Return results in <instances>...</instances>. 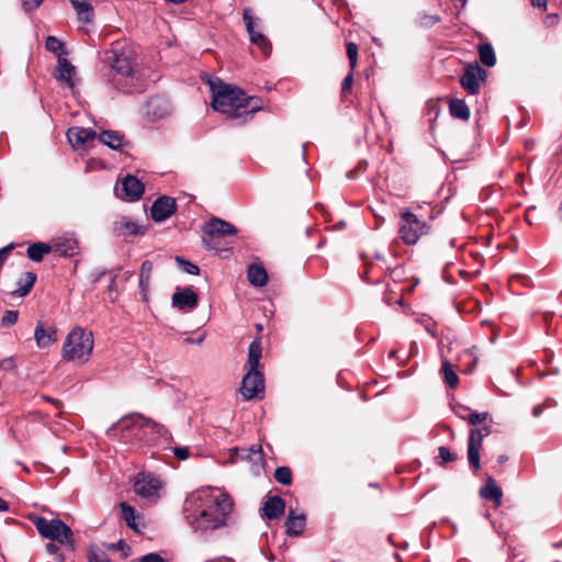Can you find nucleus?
<instances>
[{
    "label": "nucleus",
    "mask_w": 562,
    "mask_h": 562,
    "mask_svg": "<svg viewBox=\"0 0 562 562\" xmlns=\"http://www.w3.org/2000/svg\"><path fill=\"white\" fill-rule=\"evenodd\" d=\"M187 520L195 530L205 532L226 525L233 510V501L226 493L205 488L198 491L189 501Z\"/></svg>",
    "instance_id": "nucleus-1"
},
{
    "label": "nucleus",
    "mask_w": 562,
    "mask_h": 562,
    "mask_svg": "<svg viewBox=\"0 0 562 562\" xmlns=\"http://www.w3.org/2000/svg\"><path fill=\"white\" fill-rule=\"evenodd\" d=\"M207 83L212 92V108L228 117L246 121L261 109L259 99L246 97L243 90L235 86L211 78L207 79Z\"/></svg>",
    "instance_id": "nucleus-2"
},
{
    "label": "nucleus",
    "mask_w": 562,
    "mask_h": 562,
    "mask_svg": "<svg viewBox=\"0 0 562 562\" xmlns=\"http://www.w3.org/2000/svg\"><path fill=\"white\" fill-rule=\"evenodd\" d=\"M111 431H121L124 441L134 437L140 441L154 443L161 441V443H166L171 439V435L162 425L140 414H131L121 418L112 425L108 432Z\"/></svg>",
    "instance_id": "nucleus-3"
},
{
    "label": "nucleus",
    "mask_w": 562,
    "mask_h": 562,
    "mask_svg": "<svg viewBox=\"0 0 562 562\" xmlns=\"http://www.w3.org/2000/svg\"><path fill=\"white\" fill-rule=\"evenodd\" d=\"M94 339L92 331L76 327L66 337L61 357L69 362L87 363L92 355Z\"/></svg>",
    "instance_id": "nucleus-4"
},
{
    "label": "nucleus",
    "mask_w": 562,
    "mask_h": 562,
    "mask_svg": "<svg viewBox=\"0 0 562 562\" xmlns=\"http://www.w3.org/2000/svg\"><path fill=\"white\" fill-rule=\"evenodd\" d=\"M261 352L260 338H256L249 345L247 360L248 371L241 381L240 392L245 400H252L265 390L263 375L258 370Z\"/></svg>",
    "instance_id": "nucleus-5"
},
{
    "label": "nucleus",
    "mask_w": 562,
    "mask_h": 562,
    "mask_svg": "<svg viewBox=\"0 0 562 562\" xmlns=\"http://www.w3.org/2000/svg\"><path fill=\"white\" fill-rule=\"evenodd\" d=\"M32 522L43 538L57 541L63 546L69 547L71 550L75 549L74 533L63 520H48L44 517L36 516L32 519Z\"/></svg>",
    "instance_id": "nucleus-6"
},
{
    "label": "nucleus",
    "mask_w": 562,
    "mask_h": 562,
    "mask_svg": "<svg viewBox=\"0 0 562 562\" xmlns=\"http://www.w3.org/2000/svg\"><path fill=\"white\" fill-rule=\"evenodd\" d=\"M202 232L204 234L202 239L203 245L207 249L221 251L217 247L216 239L236 235L237 229L231 223L218 217H213L202 226Z\"/></svg>",
    "instance_id": "nucleus-7"
},
{
    "label": "nucleus",
    "mask_w": 562,
    "mask_h": 562,
    "mask_svg": "<svg viewBox=\"0 0 562 562\" xmlns=\"http://www.w3.org/2000/svg\"><path fill=\"white\" fill-rule=\"evenodd\" d=\"M427 232L426 223L420 221L415 214L409 211L402 213L398 235L406 245H415L420 236L427 234Z\"/></svg>",
    "instance_id": "nucleus-8"
},
{
    "label": "nucleus",
    "mask_w": 562,
    "mask_h": 562,
    "mask_svg": "<svg viewBox=\"0 0 562 562\" xmlns=\"http://www.w3.org/2000/svg\"><path fill=\"white\" fill-rule=\"evenodd\" d=\"M491 434V425L472 428L469 432L467 457L470 469L477 472L481 469V450L485 437Z\"/></svg>",
    "instance_id": "nucleus-9"
},
{
    "label": "nucleus",
    "mask_w": 562,
    "mask_h": 562,
    "mask_svg": "<svg viewBox=\"0 0 562 562\" xmlns=\"http://www.w3.org/2000/svg\"><path fill=\"white\" fill-rule=\"evenodd\" d=\"M161 487L160 479L153 473H138L134 481L135 493L150 502H156L160 497Z\"/></svg>",
    "instance_id": "nucleus-10"
},
{
    "label": "nucleus",
    "mask_w": 562,
    "mask_h": 562,
    "mask_svg": "<svg viewBox=\"0 0 562 562\" xmlns=\"http://www.w3.org/2000/svg\"><path fill=\"white\" fill-rule=\"evenodd\" d=\"M487 72L477 63L468 64L460 77V85L468 94H477L481 83L485 81Z\"/></svg>",
    "instance_id": "nucleus-11"
},
{
    "label": "nucleus",
    "mask_w": 562,
    "mask_h": 562,
    "mask_svg": "<svg viewBox=\"0 0 562 562\" xmlns=\"http://www.w3.org/2000/svg\"><path fill=\"white\" fill-rule=\"evenodd\" d=\"M243 20L245 22L246 30L249 34L250 42L254 45L258 46V48L262 52L265 56H268L271 52V44L269 40L265 36V34L257 30V19L252 15L251 10L249 8L244 10Z\"/></svg>",
    "instance_id": "nucleus-12"
},
{
    "label": "nucleus",
    "mask_w": 562,
    "mask_h": 562,
    "mask_svg": "<svg viewBox=\"0 0 562 562\" xmlns=\"http://www.w3.org/2000/svg\"><path fill=\"white\" fill-rule=\"evenodd\" d=\"M144 184L135 176L127 175L121 181L120 187L115 188L116 195L127 202H134L142 198Z\"/></svg>",
    "instance_id": "nucleus-13"
},
{
    "label": "nucleus",
    "mask_w": 562,
    "mask_h": 562,
    "mask_svg": "<svg viewBox=\"0 0 562 562\" xmlns=\"http://www.w3.org/2000/svg\"><path fill=\"white\" fill-rule=\"evenodd\" d=\"M177 211V203L173 198L162 195L158 198L151 205L150 216L157 222H164Z\"/></svg>",
    "instance_id": "nucleus-14"
},
{
    "label": "nucleus",
    "mask_w": 562,
    "mask_h": 562,
    "mask_svg": "<svg viewBox=\"0 0 562 562\" xmlns=\"http://www.w3.org/2000/svg\"><path fill=\"white\" fill-rule=\"evenodd\" d=\"M172 306L179 311H192L198 306L199 297L192 288L177 290L171 296Z\"/></svg>",
    "instance_id": "nucleus-15"
},
{
    "label": "nucleus",
    "mask_w": 562,
    "mask_h": 562,
    "mask_svg": "<svg viewBox=\"0 0 562 562\" xmlns=\"http://www.w3.org/2000/svg\"><path fill=\"white\" fill-rule=\"evenodd\" d=\"M234 451L238 459L250 462L252 472L259 474L265 464L263 452L260 445H252L248 449L235 448Z\"/></svg>",
    "instance_id": "nucleus-16"
},
{
    "label": "nucleus",
    "mask_w": 562,
    "mask_h": 562,
    "mask_svg": "<svg viewBox=\"0 0 562 562\" xmlns=\"http://www.w3.org/2000/svg\"><path fill=\"white\" fill-rule=\"evenodd\" d=\"M53 252H55L58 257L70 258L79 254V243L72 236H64L54 239Z\"/></svg>",
    "instance_id": "nucleus-17"
},
{
    "label": "nucleus",
    "mask_w": 562,
    "mask_h": 562,
    "mask_svg": "<svg viewBox=\"0 0 562 562\" xmlns=\"http://www.w3.org/2000/svg\"><path fill=\"white\" fill-rule=\"evenodd\" d=\"M75 76L76 69L71 63L66 58H59L55 78L65 82L70 89H74L76 85Z\"/></svg>",
    "instance_id": "nucleus-18"
},
{
    "label": "nucleus",
    "mask_w": 562,
    "mask_h": 562,
    "mask_svg": "<svg viewBox=\"0 0 562 562\" xmlns=\"http://www.w3.org/2000/svg\"><path fill=\"white\" fill-rule=\"evenodd\" d=\"M97 133L92 130L72 126L67 131V138L72 146L85 145L91 139H94Z\"/></svg>",
    "instance_id": "nucleus-19"
},
{
    "label": "nucleus",
    "mask_w": 562,
    "mask_h": 562,
    "mask_svg": "<svg viewBox=\"0 0 562 562\" xmlns=\"http://www.w3.org/2000/svg\"><path fill=\"white\" fill-rule=\"evenodd\" d=\"M108 58L112 69L115 70L117 75L122 77H130L133 74L132 63L124 54L111 52V55Z\"/></svg>",
    "instance_id": "nucleus-20"
},
{
    "label": "nucleus",
    "mask_w": 562,
    "mask_h": 562,
    "mask_svg": "<svg viewBox=\"0 0 562 562\" xmlns=\"http://www.w3.org/2000/svg\"><path fill=\"white\" fill-rule=\"evenodd\" d=\"M57 331L54 327L45 328L42 324H37L34 330V338L38 348H47L57 339Z\"/></svg>",
    "instance_id": "nucleus-21"
},
{
    "label": "nucleus",
    "mask_w": 562,
    "mask_h": 562,
    "mask_svg": "<svg viewBox=\"0 0 562 562\" xmlns=\"http://www.w3.org/2000/svg\"><path fill=\"white\" fill-rule=\"evenodd\" d=\"M285 503L280 496H270L263 503V515L268 519H278L284 514Z\"/></svg>",
    "instance_id": "nucleus-22"
},
{
    "label": "nucleus",
    "mask_w": 562,
    "mask_h": 562,
    "mask_svg": "<svg viewBox=\"0 0 562 562\" xmlns=\"http://www.w3.org/2000/svg\"><path fill=\"white\" fill-rule=\"evenodd\" d=\"M121 507V519L136 532H140L144 525L140 522L139 515L136 514L135 509L127 503L122 502Z\"/></svg>",
    "instance_id": "nucleus-23"
},
{
    "label": "nucleus",
    "mask_w": 562,
    "mask_h": 562,
    "mask_svg": "<svg viewBox=\"0 0 562 562\" xmlns=\"http://www.w3.org/2000/svg\"><path fill=\"white\" fill-rule=\"evenodd\" d=\"M247 279L256 288H261L268 282V273L261 265L251 263L247 269Z\"/></svg>",
    "instance_id": "nucleus-24"
},
{
    "label": "nucleus",
    "mask_w": 562,
    "mask_h": 562,
    "mask_svg": "<svg viewBox=\"0 0 562 562\" xmlns=\"http://www.w3.org/2000/svg\"><path fill=\"white\" fill-rule=\"evenodd\" d=\"M306 524L304 514L295 515L291 509L285 521L286 533L289 536H299L303 532Z\"/></svg>",
    "instance_id": "nucleus-25"
},
{
    "label": "nucleus",
    "mask_w": 562,
    "mask_h": 562,
    "mask_svg": "<svg viewBox=\"0 0 562 562\" xmlns=\"http://www.w3.org/2000/svg\"><path fill=\"white\" fill-rule=\"evenodd\" d=\"M70 2L81 22L91 23L93 21L94 12L89 0H70Z\"/></svg>",
    "instance_id": "nucleus-26"
},
{
    "label": "nucleus",
    "mask_w": 562,
    "mask_h": 562,
    "mask_svg": "<svg viewBox=\"0 0 562 562\" xmlns=\"http://www.w3.org/2000/svg\"><path fill=\"white\" fill-rule=\"evenodd\" d=\"M480 495L484 499L494 501L497 505L501 504L503 492L495 481L488 476L487 482L480 490Z\"/></svg>",
    "instance_id": "nucleus-27"
},
{
    "label": "nucleus",
    "mask_w": 562,
    "mask_h": 562,
    "mask_svg": "<svg viewBox=\"0 0 562 562\" xmlns=\"http://www.w3.org/2000/svg\"><path fill=\"white\" fill-rule=\"evenodd\" d=\"M36 279V273L31 271L25 272L23 277L18 280V286L13 291V294L20 297L27 295L31 292L32 288L34 286Z\"/></svg>",
    "instance_id": "nucleus-28"
},
{
    "label": "nucleus",
    "mask_w": 562,
    "mask_h": 562,
    "mask_svg": "<svg viewBox=\"0 0 562 562\" xmlns=\"http://www.w3.org/2000/svg\"><path fill=\"white\" fill-rule=\"evenodd\" d=\"M53 251L52 245L46 243H34L27 247V257L34 262H41L45 255Z\"/></svg>",
    "instance_id": "nucleus-29"
},
{
    "label": "nucleus",
    "mask_w": 562,
    "mask_h": 562,
    "mask_svg": "<svg viewBox=\"0 0 562 562\" xmlns=\"http://www.w3.org/2000/svg\"><path fill=\"white\" fill-rule=\"evenodd\" d=\"M449 111L451 116L468 121L470 117V109L464 100L461 99H453L449 103Z\"/></svg>",
    "instance_id": "nucleus-30"
},
{
    "label": "nucleus",
    "mask_w": 562,
    "mask_h": 562,
    "mask_svg": "<svg viewBox=\"0 0 562 562\" xmlns=\"http://www.w3.org/2000/svg\"><path fill=\"white\" fill-rule=\"evenodd\" d=\"M99 140L112 149H120L123 146V136L114 131H103L99 135Z\"/></svg>",
    "instance_id": "nucleus-31"
},
{
    "label": "nucleus",
    "mask_w": 562,
    "mask_h": 562,
    "mask_svg": "<svg viewBox=\"0 0 562 562\" xmlns=\"http://www.w3.org/2000/svg\"><path fill=\"white\" fill-rule=\"evenodd\" d=\"M480 60L486 67H493L496 64L495 52L490 44L479 45Z\"/></svg>",
    "instance_id": "nucleus-32"
},
{
    "label": "nucleus",
    "mask_w": 562,
    "mask_h": 562,
    "mask_svg": "<svg viewBox=\"0 0 562 562\" xmlns=\"http://www.w3.org/2000/svg\"><path fill=\"white\" fill-rule=\"evenodd\" d=\"M441 373L443 375L445 383L453 389L459 383V378L452 368V364L448 360L442 361Z\"/></svg>",
    "instance_id": "nucleus-33"
},
{
    "label": "nucleus",
    "mask_w": 562,
    "mask_h": 562,
    "mask_svg": "<svg viewBox=\"0 0 562 562\" xmlns=\"http://www.w3.org/2000/svg\"><path fill=\"white\" fill-rule=\"evenodd\" d=\"M151 272H153V262L149 260H145L142 263L140 271H139V288L142 290V292L147 291V289L149 286L150 278H151Z\"/></svg>",
    "instance_id": "nucleus-34"
},
{
    "label": "nucleus",
    "mask_w": 562,
    "mask_h": 562,
    "mask_svg": "<svg viewBox=\"0 0 562 562\" xmlns=\"http://www.w3.org/2000/svg\"><path fill=\"white\" fill-rule=\"evenodd\" d=\"M441 21L438 14H430L427 12H419L416 18V24L424 29H429Z\"/></svg>",
    "instance_id": "nucleus-35"
},
{
    "label": "nucleus",
    "mask_w": 562,
    "mask_h": 562,
    "mask_svg": "<svg viewBox=\"0 0 562 562\" xmlns=\"http://www.w3.org/2000/svg\"><path fill=\"white\" fill-rule=\"evenodd\" d=\"M274 479L283 485H290L292 482V472L288 467H278L274 471Z\"/></svg>",
    "instance_id": "nucleus-36"
},
{
    "label": "nucleus",
    "mask_w": 562,
    "mask_h": 562,
    "mask_svg": "<svg viewBox=\"0 0 562 562\" xmlns=\"http://www.w3.org/2000/svg\"><path fill=\"white\" fill-rule=\"evenodd\" d=\"M176 261L178 262L181 270H183L184 272L193 276H198L200 273V268L195 263L186 260L179 256L176 257Z\"/></svg>",
    "instance_id": "nucleus-37"
},
{
    "label": "nucleus",
    "mask_w": 562,
    "mask_h": 562,
    "mask_svg": "<svg viewBox=\"0 0 562 562\" xmlns=\"http://www.w3.org/2000/svg\"><path fill=\"white\" fill-rule=\"evenodd\" d=\"M346 53L349 59V66L351 70H355L358 60V46L352 42L346 44Z\"/></svg>",
    "instance_id": "nucleus-38"
},
{
    "label": "nucleus",
    "mask_w": 562,
    "mask_h": 562,
    "mask_svg": "<svg viewBox=\"0 0 562 562\" xmlns=\"http://www.w3.org/2000/svg\"><path fill=\"white\" fill-rule=\"evenodd\" d=\"M88 560L89 562H111L108 554L99 548H90Z\"/></svg>",
    "instance_id": "nucleus-39"
},
{
    "label": "nucleus",
    "mask_w": 562,
    "mask_h": 562,
    "mask_svg": "<svg viewBox=\"0 0 562 562\" xmlns=\"http://www.w3.org/2000/svg\"><path fill=\"white\" fill-rule=\"evenodd\" d=\"M488 417H490V414L487 412H482V413L470 412L468 414L467 420L469 424H471L473 426H477L480 424L485 423L488 419Z\"/></svg>",
    "instance_id": "nucleus-40"
},
{
    "label": "nucleus",
    "mask_w": 562,
    "mask_h": 562,
    "mask_svg": "<svg viewBox=\"0 0 562 562\" xmlns=\"http://www.w3.org/2000/svg\"><path fill=\"white\" fill-rule=\"evenodd\" d=\"M45 47L48 52L58 54L63 50L64 44L55 36H48L45 42Z\"/></svg>",
    "instance_id": "nucleus-41"
},
{
    "label": "nucleus",
    "mask_w": 562,
    "mask_h": 562,
    "mask_svg": "<svg viewBox=\"0 0 562 562\" xmlns=\"http://www.w3.org/2000/svg\"><path fill=\"white\" fill-rule=\"evenodd\" d=\"M121 228L127 235H138L144 233L139 225L131 221L122 222Z\"/></svg>",
    "instance_id": "nucleus-42"
},
{
    "label": "nucleus",
    "mask_w": 562,
    "mask_h": 562,
    "mask_svg": "<svg viewBox=\"0 0 562 562\" xmlns=\"http://www.w3.org/2000/svg\"><path fill=\"white\" fill-rule=\"evenodd\" d=\"M19 318V312L14 310L5 311V313L2 316L1 324L3 326H12L18 322Z\"/></svg>",
    "instance_id": "nucleus-43"
},
{
    "label": "nucleus",
    "mask_w": 562,
    "mask_h": 562,
    "mask_svg": "<svg viewBox=\"0 0 562 562\" xmlns=\"http://www.w3.org/2000/svg\"><path fill=\"white\" fill-rule=\"evenodd\" d=\"M352 83H353V70L350 69V71L344 78L342 83H341V95L342 97H346V94L351 91Z\"/></svg>",
    "instance_id": "nucleus-44"
},
{
    "label": "nucleus",
    "mask_w": 562,
    "mask_h": 562,
    "mask_svg": "<svg viewBox=\"0 0 562 562\" xmlns=\"http://www.w3.org/2000/svg\"><path fill=\"white\" fill-rule=\"evenodd\" d=\"M439 458L442 460V464L457 460V454L452 453L447 447H439Z\"/></svg>",
    "instance_id": "nucleus-45"
},
{
    "label": "nucleus",
    "mask_w": 562,
    "mask_h": 562,
    "mask_svg": "<svg viewBox=\"0 0 562 562\" xmlns=\"http://www.w3.org/2000/svg\"><path fill=\"white\" fill-rule=\"evenodd\" d=\"M14 248V244H9L0 249V268L4 265L9 254Z\"/></svg>",
    "instance_id": "nucleus-46"
},
{
    "label": "nucleus",
    "mask_w": 562,
    "mask_h": 562,
    "mask_svg": "<svg viewBox=\"0 0 562 562\" xmlns=\"http://www.w3.org/2000/svg\"><path fill=\"white\" fill-rule=\"evenodd\" d=\"M25 11H32L38 8L43 0H21Z\"/></svg>",
    "instance_id": "nucleus-47"
},
{
    "label": "nucleus",
    "mask_w": 562,
    "mask_h": 562,
    "mask_svg": "<svg viewBox=\"0 0 562 562\" xmlns=\"http://www.w3.org/2000/svg\"><path fill=\"white\" fill-rule=\"evenodd\" d=\"M138 562H165L158 553H148L139 558Z\"/></svg>",
    "instance_id": "nucleus-48"
},
{
    "label": "nucleus",
    "mask_w": 562,
    "mask_h": 562,
    "mask_svg": "<svg viewBox=\"0 0 562 562\" xmlns=\"http://www.w3.org/2000/svg\"><path fill=\"white\" fill-rule=\"evenodd\" d=\"M173 454L179 460H187L189 457V449L187 447H175L173 448Z\"/></svg>",
    "instance_id": "nucleus-49"
},
{
    "label": "nucleus",
    "mask_w": 562,
    "mask_h": 562,
    "mask_svg": "<svg viewBox=\"0 0 562 562\" xmlns=\"http://www.w3.org/2000/svg\"><path fill=\"white\" fill-rule=\"evenodd\" d=\"M470 412H471V409H470V408H468V407H464V406H462V407H460V408L456 409V414H457V416H458L459 418H461V419H464V420H467L468 414H469Z\"/></svg>",
    "instance_id": "nucleus-50"
},
{
    "label": "nucleus",
    "mask_w": 562,
    "mask_h": 562,
    "mask_svg": "<svg viewBox=\"0 0 562 562\" xmlns=\"http://www.w3.org/2000/svg\"><path fill=\"white\" fill-rule=\"evenodd\" d=\"M204 339H205V335H204V334H202V335H201L199 338H196V339H193V338H191V337H187V338H184V339H183V342H184V344H188V345H191V344H201V342H203V340H204Z\"/></svg>",
    "instance_id": "nucleus-51"
},
{
    "label": "nucleus",
    "mask_w": 562,
    "mask_h": 562,
    "mask_svg": "<svg viewBox=\"0 0 562 562\" xmlns=\"http://www.w3.org/2000/svg\"><path fill=\"white\" fill-rule=\"evenodd\" d=\"M46 551L49 553V554H56L57 551H58V547L53 543V542H49L46 544Z\"/></svg>",
    "instance_id": "nucleus-52"
},
{
    "label": "nucleus",
    "mask_w": 562,
    "mask_h": 562,
    "mask_svg": "<svg viewBox=\"0 0 562 562\" xmlns=\"http://www.w3.org/2000/svg\"><path fill=\"white\" fill-rule=\"evenodd\" d=\"M531 4L533 7H538V8H546L547 7V0H531Z\"/></svg>",
    "instance_id": "nucleus-53"
},
{
    "label": "nucleus",
    "mask_w": 562,
    "mask_h": 562,
    "mask_svg": "<svg viewBox=\"0 0 562 562\" xmlns=\"http://www.w3.org/2000/svg\"><path fill=\"white\" fill-rule=\"evenodd\" d=\"M9 510V504L0 497V513H5Z\"/></svg>",
    "instance_id": "nucleus-54"
},
{
    "label": "nucleus",
    "mask_w": 562,
    "mask_h": 562,
    "mask_svg": "<svg viewBox=\"0 0 562 562\" xmlns=\"http://www.w3.org/2000/svg\"><path fill=\"white\" fill-rule=\"evenodd\" d=\"M43 398L47 402L53 403L57 408H59L61 406V403L58 400H53L48 396H43Z\"/></svg>",
    "instance_id": "nucleus-55"
},
{
    "label": "nucleus",
    "mask_w": 562,
    "mask_h": 562,
    "mask_svg": "<svg viewBox=\"0 0 562 562\" xmlns=\"http://www.w3.org/2000/svg\"><path fill=\"white\" fill-rule=\"evenodd\" d=\"M542 412V406L538 405L533 408L532 414L533 416L538 417Z\"/></svg>",
    "instance_id": "nucleus-56"
},
{
    "label": "nucleus",
    "mask_w": 562,
    "mask_h": 562,
    "mask_svg": "<svg viewBox=\"0 0 562 562\" xmlns=\"http://www.w3.org/2000/svg\"><path fill=\"white\" fill-rule=\"evenodd\" d=\"M116 274H112L110 279L109 289L112 290L115 285Z\"/></svg>",
    "instance_id": "nucleus-57"
},
{
    "label": "nucleus",
    "mask_w": 562,
    "mask_h": 562,
    "mask_svg": "<svg viewBox=\"0 0 562 562\" xmlns=\"http://www.w3.org/2000/svg\"><path fill=\"white\" fill-rule=\"evenodd\" d=\"M507 460H508V458H507V456H505V454H501V456H498V458H497V462H498V463H504V462H506Z\"/></svg>",
    "instance_id": "nucleus-58"
},
{
    "label": "nucleus",
    "mask_w": 562,
    "mask_h": 562,
    "mask_svg": "<svg viewBox=\"0 0 562 562\" xmlns=\"http://www.w3.org/2000/svg\"><path fill=\"white\" fill-rule=\"evenodd\" d=\"M426 330L432 336V337H436V333L434 331V329L431 328V326L429 324H427L425 326Z\"/></svg>",
    "instance_id": "nucleus-59"
},
{
    "label": "nucleus",
    "mask_w": 562,
    "mask_h": 562,
    "mask_svg": "<svg viewBox=\"0 0 562 562\" xmlns=\"http://www.w3.org/2000/svg\"><path fill=\"white\" fill-rule=\"evenodd\" d=\"M102 274H104V272L99 273V274H94L93 281L97 282Z\"/></svg>",
    "instance_id": "nucleus-60"
},
{
    "label": "nucleus",
    "mask_w": 562,
    "mask_h": 562,
    "mask_svg": "<svg viewBox=\"0 0 562 562\" xmlns=\"http://www.w3.org/2000/svg\"><path fill=\"white\" fill-rule=\"evenodd\" d=\"M102 274H104V272L99 273V274H94L93 281L97 282Z\"/></svg>",
    "instance_id": "nucleus-61"
},
{
    "label": "nucleus",
    "mask_w": 562,
    "mask_h": 562,
    "mask_svg": "<svg viewBox=\"0 0 562 562\" xmlns=\"http://www.w3.org/2000/svg\"><path fill=\"white\" fill-rule=\"evenodd\" d=\"M561 544H562V541H559V542H554L552 546H553L554 548H558V547H560Z\"/></svg>",
    "instance_id": "nucleus-62"
}]
</instances>
